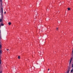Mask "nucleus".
<instances>
[{
  "instance_id": "1",
  "label": "nucleus",
  "mask_w": 73,
  "mask_h": 73,
  "mask_svg": "<svg viewBox=\"0 0 73 73\" xmlns=\"http://www.w3.org/2000/svg\"><path fill=\"white\" fill-rule=\"evenodd\" d=\"M0 13L1 14V15H3V7L1 8V12Z\"/></svg>"
},
{
  "instance_id": "2",
  "label": "nucleus",
  "mask_w": 73,
  "mask_h": 73,
  "mask_svg": "<svg viewBox=\"0 0 73 73\" xmlns=\"http://www.w3.org/2000/svg\"><path fill=\"white\" fill-rule=\"evenodd\" d=\"M72 59H73V58H71L70 60V61L69 64H70V63H71V62H72Z\"/></svg>"
},
{
  "instance_id": "3",
  "label": "nucleus",
  "mask_w": 73,
  "mask_h": 73,
  "mask_svg": "<svg viewBox=\"0 0 73 73\" xmlns=\"http://www.w3.org/2000/svg\"><path fill=\"white\" fill-rule=\"evenodd\" d=\"M35 15L36 16H37V12H36V13H35Z\"/></svg>"
},
{
  "instance_id": "4",
  "label": "nucleus",
  "mask_w": 73,
  "mask_h": 73,
  "mask_svg": "<svg viewBox=\"0 0 73 73\" xmlns=\"http://www.w3.org/2000/svg\"><path fill=\"white\" fill-rule=\"evenodd\" d=\"M4 24H3V23H1V24L0 25V26H4Z\"/></svg>"
},
{
  "instance_id": "5",
  "label": "nucleus",
  "mask_w": 73,
  "mask_h": 73,
  "mask_svg": "<svg viewBox=\"0 0 73 73\" xmlns=\"http://www.w3.org/2000/svg\"><path fill=\"white\" fill-rule=\"evenodd\" d=\"M0 54L2 53V50H0Z\"/></svg>"
},
{
  "instance_id": "6",
  "label": "nucleus",
  "mask_w": 73,
  "mask_h": 73,
  "mask_svg": "<svg viewBox=\"0 0 73 73\" xmlns=\"http://www.w3.org/2000/svg\"><path fill=\"white\" fill-rule=\"evenodd\" d=\"M8 24L9 25H10L11 24V22H9L8 23Z\"/></svg>"
},
{
  "instance_id": "7",
  "label": "nucleus",
  "mask_w": 73,
  "mask_h": 73,
  "mask_svg": "<svg viewBox=\"0 0 73 73\" xmlns=\"http://www.w3.org/2000/svg\"><path fill=\"white\" fill-rule=\"evenodd\" d=\"M18 58H19V59H20V56H19Z\"/></svg>"
},
{
  "instance_id": "8",
  "label": "nucleus",
  "mask_w": 73,
  "mask_h": 73,
  "mask_svg": "<svg viewBox=\"0 0 73 73\" xmlns=\"http://www.w3.org/2000/svg\"><path fill=\"white\" fill-rule=\"evenodd\" d=\"M1 64V59H0V64Z\"/></svg>"
},
{
  "instance_id": "9",
  "label": "nucleus",
  "mask_w": 73,
  "mask_h": 73,
  "mask_svg": "<svg viewBox=\"0 0 73 73\" xmlns=\"http://www.w3.org/2000/svg\"><path fill=\"white\" fill-rule=\"evenodd\" d=\"M68 11H70V8H68Z\"/></svg>"
},
{
  "instance_id": "10",
  "label": "nucleus",
  "mask_w": 73,
  "mask_h": 73,
  "mask_svg": "<svg viewBox=\"0 0 73 73\" xmlns=\"http://www.w3.org/2000/svg\"><path fill=\"white\" fill-rule=\"evenodd\" d=\"M73 69H72L71 70V72H73Z\"/></svg>"
},
{
  "instance_id": "11",
  "label": "nucleus",
  "mask_w": 73,
  "mask_h": 73,
  "mask_svg": "<svg viewBox=\"0 0 73 73\" xmlns=\"http://www.w3.org/2000/svg\"><path fill=\"white\" fill-rule=\"evenodd\" d=\"M2 21V19H0V22H1Z\"/></svg>"
},
{
  "instance_id": "12",
  "label": "nucleus",
  "mask_w": 73,
  "mask_h": 73,
  "mask_svg": "<svg viewBox=\"0 0 73 73\" xmlns=\"http://www.w3.org/2000/svg\"><path fill=\"white\" fill-rule=\"evenodd\" d=\"M1 45L0 44V49H1Z\"/></svg>"
},
{
  "instance_id": "13",
  "label": "nucleus",
  "mask_w": 73,
  "mask_h": 73,
  "mask_svg": "<svg viewBox=\"0 0 73 73\" xmlns=\"http://www.w3.org/2000/svg\"><path fill=\"white\" fill-rule=\"evenodd\" d=\"M69 72V70H68V71H67V73H68Z\"/></svg>"
},
{
  "instance_id": "14",
  "label": "nucleus",
  "mask_w": 73,
  "mask_h": 73,
  "mask_svg": "<svg viewBox=\"0 0 73 73\" xmlns=\"http://www.w3.org/2000/svg\"><path fill=\"white\" fill-rule=\"evenodd\" d=\"M58 28H56V30H57V31H58Z\"/></svg>"
},
{
  "instance_id": "15",
  "label": "nucleus",
  "mask_w": 73,
  "mask_h": 73,
  "mask_svg": "<svg viewBox=\"0 0 73 73\" xmlns=\"http://www.w3.org/2000/svg\"><path fill=\"white\" fill-rule=\"evenodd\" d=\"M0 2H1L2 1V0H0Z\"/></svg>"
},
{
  "instance_id": "16",
  "label": "nucleus",
  "mask_w": 73,
  "mask_h": 73,
  "mask_svg": "<svg viewBox=\"0 0 73 73\" xmlns=\"http://www.w3.org/2000/svg\"><path fill=\"white\" fill-rule=\"evenodd\" d=\"M2 72L1 71H0V73H1Z\"/></svg>"
},
{
  "instance_id": "17",
  "label": "nucleus",
  "mask_w": 73,
  "mask_h": 73,
  "mask_svg": "<svg viewBox=\"0 0 73 73\" xmlns=\"http://www.w3.org/2000/svg\"><path fill=\"white\" fill-rule=\"evenodd\" d=\"M4 14H5V13H6V12H5L4 13Z\"/></svg>"
},
{
  "instance_id": "18",
  "label": "nucleus",
  "mask_w": 73,
  "mask_h": 73,
  "mask_svg": "<svg viewBox=\"0 0 73 73\" xmlns=\"http://www.w3.org/2000/svg\"><path fill=\"white\" fill-rule=\"evenodd\" d=\"M7 51H8V50H8V49H7Z\"/></svg>"
},
{
  "instance_id": "19",
  "label": "nucleus",
  "mask_w": 73,
  "mask_h": 73,
  "mask_svg": "<svg viewBox=\"0 0 73 73\" xmlns=\"http://www.w3.org/2000/svg\"><path fill=\"white\" fill-rule=\"evenodd\" d=\"M48 71H49V69H48Z\"/></svg>"
},
{
  "instance_id": "20",
  "label": "nucleus",
  "mask_w": 73,
  "mask_h": 73,
  "mask_svg": "<svg viewBox=\"0 0 73 73\" xmlns=\"http://www.w3.org/2000/svg\"><path fill=\"white\" fill-rule=\"evenodd\" d=\"M72 67L73 68V64H72Z\"/></svg>"
},
{
  "instance_id": "21",
  "label": "nucleus",
  "mask_w": 73,
  "mask_h": 73,
  "mask_svg": "<svg viewBox=\"0 0 73 73\" xmlns=\"http://www.w3.org/2000/svg\"><path fill=\"white\" fill-rule=\"evenodd\" d=\"M1 33V31L0 30V34Z\"/></svg>"
}]
</instances>
